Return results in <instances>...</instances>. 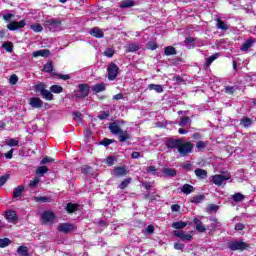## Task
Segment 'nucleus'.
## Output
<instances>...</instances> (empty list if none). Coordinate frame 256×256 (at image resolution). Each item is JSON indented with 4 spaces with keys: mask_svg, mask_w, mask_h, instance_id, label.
I'll return each instance as SVG.
<instances>
[{
    "mask_svg": "<svg viewBox=\"0 0 256 256\" xmlns=\"http://www.w3.org/2000/svg\"><path fill=\"white\" fill-rule=\"evenodd\" d=\"M124 123V120H116L115 122L110 123L108 126L111 135H118V141H120V143H125V141H131L132 139L131 133H129L127 130L123 131L121 126H119L123 125Z\"/></svg>",
    "mask_w": 256,
    "mask_h": 256,
    "instance_id": "obj_1",
    "label": "nucleus"
},
{
    "mask_svg": "<svg viewBox=\"0 0 256 256\" xmlns=\"http://www.w3.org/2000/svg\"><path fill=\"white\" fill-rule=\"evenodd\" d=\"M178 153L180 157H187L189 153H193V143L185 142L184 139H181L180 145L178 146Z\"/></svg>",
    "mask_w": 256,
    "mask_h": 256,
    "instance_id": "obj_2",
    "label": "nucleus"
},
{
    "mask_svg": "<svg viewBox=\"0 0 256 256\" xmlns=\"http://www.w3.org/2000/svg\"><path fill=\"white\" fill-rule=\"evenodd\" d=\"M42 71L45 73H52L55 77H58V79H62V81H68V79H71V76L69 74H59L57 72H53V62L48 61L44 66Z\"/></svg>",
    "mask_w": 256,
    "mask_h": 256,
    "instance_id": "obj_3",
    "label": "nucleus"
},
{
    "mask_svg": "<svg viewBox=\"0 0 256 256\" xmlns=\"http://www.w3.org/2000/svg\"><path fill=\"white\" fill-rule=\"evenodd\" d=\"M90 91L91 87H89V84H79L78 90L74 91V97H76V99H85V97H89Z\"/></svg>",
    "mask_w": 256,
    "mask_h": 256,
    "instance_id": "obj_4",
    "label": "nucleus"
},
{
    "mask_svg": "<svg viewBox=\"0 0 256 256\" xmlns=\"http://www.w3.org/2000/svg\"><path fill=\"white\" fill-rule=\"evenodd\" d=\"M230 251H245L249 249V244L244 241H231L228 243Z\"/></svg>",
    "mask_w": 256,
    "mask_h": 256,
    "instance_id": "obj_5",
    "label": "nucleus"
},
{
    "mask_svg": "<svg viewBox=\"0 0 256 256\" xmlns=\"http://www.w3.org/2000/svg\"><path fill=\"white\" fill-rule=\"evenodd\" d=\"M107 72H108V80L115 81V79H117V75H119V66L111 62L108 65Z\"/></svg>",
    "mask_w": 256,
    "mask_h": 256,
    "instance_id": "obj_6",
    "label": "nucleus"
},
{
    "mask_svg": "<svg viewBox=\"0 0 256 256\" xmlns=\"http://www.w3.org/2000/svg\"><path fill=\"white\" fill-rule=\"evenodd\" d=\"M45 26L49 29V31L55 33V31H59V29H61V20L55 18L46 20Z\"/></svg>",
    "mask_w": 256,
    "mask_h": 256,
    "instance_id": "obj_7",
    "label": "nucleus"
},
{
    "mask_svg": "<svg viewBox=\"0 0 256 256\" xmlns=\"http://www.w3.org/2000/svg\"><path fill=\"white\" fill-rule=\"evenodd\" d=\"M229 179H231V175L229 174L228 175L216 174L212 176L211 181L214 185L221 187L224 181H229Z\"/></svg>",
    "mask_w": 256,
    "mask_h": 256,
    "instance_id": "obj_8",
    "label": "nucleus"
},
{
    "mask_svg": "<svg viewBox=\"0 0 256 256\" xmlns=\"http://www.w3.org/2000/svg\"><path fill=\"white\" fill-rule=\"evenodd\" d=\"M181 143V138H167L165 141V145L168 149H177L179 151V145Z\"/></svg>",
    "mask_w": 256,
    "mask_h": 256,
    "instance_id": "obj_9",
    "label": "nucleus"
},
{
    "mask_svg": "<svg viewBox=\"0 0 256 256\" xmlns=\"http://www.w3.org/2000/svg\"><path fill=\"white\" fill-rule=\"evenodd\" d=\"M26 25L27 23L25 22V20H21L19 22L12 21L7 24V29H9V31H17V29H23V27H25Z\"/></svg>",
    "mask_w": 256,
    "mask_h": 256,
    "instance_id": "obj_10",
    "label": "nucleus"
},
{
    "mask_svg": "<svg viewBox=\"0 0 256 256\" xmlns=\"http://www.w3.org/2000/svg\"><path fill=\"white\" fill-rule=\"evenodd\" d=\"M75 230V226H73V224H69V223H61L58 225V231L60 233H71V231Z\"/></svg>",
    "mask_w": 256,
    "mask_h": 256,
    "instance_id": "obj_11",
    "label": "nucleus"
},
{
    "mask_svg": "<svg viewBox=\"0 0 256 256\" xmlns=\"http://www.w3.org/2000/svg\"><path fill=\"white\" fill-rule=\"evenodd\" d=\"M174 235L175 237H178L179 239H181V241H191V239H193V235L185 234L183 230H180V231L174 230Z\"/></svg>",
    "mask_w": 256,
    "mask_h": 256,
    "instance_id": "obj_12",
    "label": "nucleus"
},
{
    "mask_svg": "<svg viewBox=\"0 0 256 256\" xmlns=\"http://www.w3.org/2000/svg\"><path fill=\"white\" fill-rule=\"evenodd\" d=\"M90 35L92 37H95L96 39H103L105 37V33L103 32V30L99 27H93L90 30Z\"/></svg>",
    "mask_w": 256,
    "mask_h": 256,
    "instance_id": "obj_13",
    "label": "nucleus"
},
{
    "mask_svg": "<svg viewBox=\"0 0 256 256\" xmlns=\"http://www.w3.org/2000/svg\"><path fill=\"white\" fill-rule=\"evenodd\" d=\"M18 219L17 212L14 210H8L6 212V220L8 223H17Z\"/></svg>",
    "mask_w": 256,
    "mask_h": 256,
    "instance_id": "obj_14",
    "label": "nucleus"
},
{
    "mask_svg": "<svg viewBox=\"0 0 256 256\" xmlns=\"http://www.w3.org/2000/svg\"><path fill=\"white\" fill-rule=\"evenodd\" d=\"M80 207H81V205H79V204H75V203L69 202L66 205L65 210L67 211V213H69L71 215L73 213H77V211H79Z\"/></svg>",
    "mask_w": 256,
    "mask_h": 256,
    "instance_id": "obj_15",
    "label": "nucleus"
},
{
    "mask_svg": "<svg viewBox=\"0 0 256 256\" xmlns=\"http://www.w3.org/2000/svg\"><path fill=\"white\" fill-rule=\"evenodd\" d=\"M253 43H255V39L253 38H248L245 43H243L240 47V51L245 52L249 51L253 47Z\"/></svg>",
    "mask_w": 256,
    "mask_h": 256,
    "instance_id": "obj_16",
    "label": "nucleus"
},
{
    "mask_svg": "<svg viewBox=\"0 0 256 256\" xmlns=\"http://www.w3.org/2000/svg\"><path fill=\"white\" fill-rule=\"evenodd\" d=\"M194 225H196V231L199 233H205L207 231V228L203 225V222L199 218L193 219Z\"/></svg>",
    "mask_w": 256,
    "mask_h": 256,
    "instance_id": "obj_17",
    "label": "nucleus"
},
{
    "mask_svg": "<svg viewBox=\"0 0 256 256\" xmlns=\"http://www.w3.org/2000/svg\"><path fill=\"white\" fill-rule=\"evenodd\" d=\"M30 105L34 109H41V107H43V102H42L41 98L33 97V98L30 99Z\"/></svg>",
    "mask_w": 256,
    "mask_h": 256,
    "instance_id": "obj_18",
    "label": "nucleus"
},
{
    "mask_svg": "<svg viewBox=\"0 0 256 256\" xmlns=\"http://www.w3.org/2000/svg\"><path fill=\"white\" fill-rule=\"evenodd\" d=\"M115 177H125L127 175V168L124 166H118L114 168Z\"/></svg>",
    "mask_w": 256,
    "mask_h": 256,
    "instance_id": "obj_19",
    "label": "nucleus"
},
{
    "mask_svg": "<svg viewBox=\"0 0 256 256\" xmlns=\"http://www.w3.org/2000/svg\"><path fill=\"white\" fill-rule=\"evenodd\" d=\"M42 219H43L44 223H51V221H53V219H55V213H53L51 211H45L42 214Z\"/></svg>",
    "mask_w": 256,
    "mask_h": 256,
    "instance_id": "obj_20",
    "label": "nucleus"
},
{
    "mask_svg": "<svg viewBox=\"0 0 256 256\" xmlns=\"http://www.w3.org/2000/svg\"><path fill=\"white\" fill-rule=\"evenodd\" d=\"M51 55V51L49 49H42L38 51H34L32 53V57H48Z\"/></svg>",
    "mask_w": 256,
    "mask_h": 256,
    "instance_id": "obj_21",
    "label": "nucleus"
},
{
    "mask_svg": "<svg viewBox=\"0 0 256 256\" xmlns=\"http://www.w3.org/2000/svg\"><path fill=\"white\" fill-rule=\"evenodd\" d=\"M162 174L164 177H177V170L174 168H163Z\"/></svg>",
    "mask_w": 256,
    "mask_h": 256,
    "instance_id": "obj_22",
    "label": "nucleus"
},
{
    "mask_svg": "<svg viewBox=\"0 0 256 256\" xmlns=\"http://www.w3.org/2000/svg\"><path fill=\"white\" fill-rule=\"evenodd\" d=\"M181 191L182 193H184V195H191V193L195 191V187H193V185H190V184H184L181 187Z\"/></svg>",
    "mask_w": 256,
    "mask_h": 256,
    "instance_id": "obj_23",
    "label": "nucleus"
},
{
    "mask_svg": "<svg viewBox=\"0 0 256 256\" xmlns=\"http://www.w3.org/2000/svg\"><path fill=\"white\" fill-rule=\"evenodd\" d=\"M164 55L171 57V55H177V49L173 46H166L164 48Z\"/></svg>",
    "mask_w": 256,
    "mask_h": 256,
    "instance_id": "obj_24",
    "label": "nucleus"
},
{
    "mask_svg": "<svg viewBox=\"0 0 256 256\" xmlns=\"http://www.w3.org/2000/svg\"><path fill=\"white\" fill-rule=\"evenodd\" d=\"M105 89H107V87L105 86V83H103V82L98 83L92 87L93 93H101V92L105 91Z\"/></svg>",
    "mask_w": 256,
    "mask_h": 256,
    "instance_id": "obj_25",
    "label": "nucleus"
},
{
    "mask_svg": "<svg viewBox=\"0 0 256 256\" xmlns=\"http://www.w3.org/2000/svg\"><path fill=\"white\" fill-rule=\"evenodd\" d=\"M149 91H156V93H163V85L161 84H149Z\"/></svg>",
    "mask_w": 256,
    "mask_h": 256,
    "instance_id": "obj_26",
    "label": "nucleus"
},
{
    "mask_svg": "<svg viewBox=\"0 0 256 256\" xmlns=\"http://www.w3.org/2000/svg\"><path fill=\"white\" fill-rule=\"evenodd\" d=\"M23 191H25V186H23V185L17 186L13 190V197H15V198L21 197V195H23Z\"/></svg>",
    "mask_w": 256,
    "mask_h": 256,
    "instance_id": "obj_27",
    "label": "nucleus"
},
{
    "mask_svg": "<svg viewBox=\"0 0 256 256\" xmlns=\"http://www.w3.org/2000/svg\"><path fill=\"white\" fill-rule=\"evenodd\" d=\"M196 177H199L200 179H207V170L205 169H201V168H197L194 171Z\"/></svg>",
    "mask_w": 256,
    "mask_h": 256,
    "instance_id": "obj_28",
    "label": "nucleus"
},
{
    "mask_svg": "<svg viewBox=\"0 0 256 256\" xmlns=\"http://www.w3.org/2000/svg\"><path fill=\"white\" fill-rule=\"evenodd\" d=\"M120 7L122 9H129V7H135V1H133V0H124V1H122Z\"/></svg>",
    "mask_w": 256,
    "mask_h": 256,
    "instance_id": "obj_29",
    "label": "nucleus"
},
{
    "mask_svg": "<svg viewBox=\"0 0 256 256\" xmlns=\"http://www.w3.org/2000/svg\"><path fill=\"white\" fill-rule=\"evenodd\" d=\"M217 29H221V31H227L229 26L220 18L217 19Z\"/></svg>",
    "mask_w": 256,
    "mask_h": 256,
    "instance_id": "obj_30",
    "label": "nucleus"
},
{
    "mask_svg": "<svg viewBox=\"0 0 256 256\" xmlns=\"http://www.w3.org/2000/svg\"><path fill=\"white\" fill-rule=\"evenodd\" d=\"M173 229H185L187 227V222L177 221L172 223Z\"/></svg>",
    "mask_w": 256,
    "mask_h": 256,
    "instance_id": "obj_31",
    "label": "nucleus"
},
{
    "mask_svg": "<svg viewBox=\"0 0 256 256\" xmlns=\"http://www.w3.org/2000/svg\"><path fill=\"white\" fill-rule=\"evenodd\" d=\"M241 125H243V127L247 128V127H251V125H253V120H251V118L249 117H244L240 120Z\"/></svg>",
    "mask_w": 256,
    "mask_h": 256,
    "instance_id": "obj_32",
    "label": "nucleus"
},
{
    "mask_svg": "<svg viewBox=\"0 0 256 256\" xmlns=\"http://www.w3.org/2000/svg\"><path fill=\"white\" fill-rule=\"evenodd\" d=\"M34 201H36V203H51V198L47 196H43V197L34 196Z\"/></svg>",
    "mask_w": 256,
    "mask_h": 256,
    "instance_id": "obj_33",
    "label": "nucleus"
},
{
    "mask_svg": "<svg viewBox=\"0 0 256 256\" xmlns=\"http://www.w3.org/2000/svg\"><path fill=\"white\" fill-rule=\"evenodd\" d=\"M17 253L21 256H29V248L27 246H20L17 249Z\"/></svg>",
    "mask_w": 256,
    "mask_h": 256,
    "instance_id": "obj_34",
    "label": "nucleus"
},
{
    "mask_svg": "<svg viewBox=\"0 0 256 256\" xmlns=\"http://www.w3.org/2000/svg\"><path fill=\"white\" fill-rule=\"evenodd\" d=\"M232 199L235 203H241V201H245V195L238 192L232 196Z\"/></svg>",
    "mask_w": 256,
    "mask_h": 256,
    "instance_id": "obj_35",
    "label": "nucleus"
},
{
    "mask_svg": "<svg viewBox=\"0 0 256 256\" xmlns=\"http://www.w3.org/2000/svg\"><path fill=\"white\" fill-rule=\"evenodd\" d=\"M11 245V239L9 238H0V249H5Z\"/></svg>",
    "mask_w": 256,
    "mask_h": 256,
    "instance_id": "obj_36",
    "label": "nucleus"
},
{
    "mask_svg": "<svg viewBox=\"0 0 256 256\" xmlns=\"http://www.w3.org/2000/svg\"><path fill=\"white\" fill-rule=\"evenodd\" d=\"M139 51V45L137 44H128L126 48V53H135Z\"/></svg>",
    "mask_w": 256,
    "mask_h": 256,
    "instance_id": "obj_37",
    "label": "nucleus"
},
{
    "mask_svg": "<svg viewBox=\"0 0 256 256\" xmlns=\"http://www.w3.org/2000/svg\"><path fill=\"white\" fill-rule=\"evenodd\" d=\"M115 161H117V158L113 155H110V156L105 158V163L109 167H113V165H115Z\"/></svg>",
    "mask_w": 256,
    "mask_h": 256,
    "instance_id": "obj_38",
    "label": "nucleus"
},
{
    "mask_svg": "<svg viewBox=\"0 0 256 256\" xmlns=\"http://www.w3.org/2000/svg\"><path fill=\"white\" fill-rule=\"evenodd\" d=\"M46 87L47 86H45V84H43V83H39V84H36L35 86H34V91L36 92V93H43L45 90H46Z\"/></svg>",
    "mask_w": 256,
    "mask_h": 256,
    "instance_id": "obj_39",
    "label": "nucleus"
},
{
    "mask_svg": "<svg viewBox=\"0 0 256 256\" xmlns=\"http://www.w3.org/2000/svg\"><path fill=\"white\" fill-rule=\"evenodd\" d=\"M41 95L46 101H53V93L51 91L46 89Z\"/></svg>",
    "mask_w": 256,
    "mask_h": 256,
    "instance_id": "obj_40",
    "label": "nucleus"
},
{
    "mask_svg": "<svg viewBox=\"0 0 256 256\" xmlns=\"http://www.w3.org/2000/svg\"><path fill=\"white\" fill-rule=\"evenodd\" d=\"M3 49L7 51V53H13V43L12 42H4L2 44Z\"/></svg>",
    "mask_w": 256,
    "mask_h": 256,
    "instance_id": "obj_41",
    "label": "nucleus"
},
{
    "mask_svg": "<svg viewBox=\"0 0 256 256\" xmlns=\"http://www.w3.org/2000/svg\"><path fill=\"white\" fill-rule=\"evenodd\" d=\"M204 199H205V195L200 194V195H196V196L192 197L190 202L197 204V203H201L202 201H204Z\"/></svg>",
    "mask_w": 256,
    "mask_h": 256,
    "instance_id": "obj_42",
    "label": "nucleus"
},
{
    "mask_svg": "<svg viewBox=\"0 0 256 256\" xmlns=\"http://www.w3.org/2000/svg\"><path fill=\"white\" fill-rule=\"evenodd\" d=\"M6 145H8V147H19V140H16L15 138H10L6 141Z\"/></svg>",
    "mask_w": 256,
    "mask_h": 256,
    "instance_id": "obj_43",
    "label": "nucleus"
},
{
    "mask_svg": "<svg viewBox=\"0 0 256 256\" xmlns=\"http://www.w3.org/2000/svg\"><path fill=\"white\" fill-rule=\"evenodd\" d=\"M132 179L131 178H125L119 185V189H127L129 184L131 183Z\"/></svg>",
    "mask_w": 256,
    "mask_h": 256,
    "instance_id": "obj_44",
    "label": "nucleus"
},
{
    "mask_svg": "<svg viewBox=\"0 0 256 256\" xmlns=\"http://www.w3.org/2000/svg\"><path fill=\"white\" fill-rule=\"evenodd\" d=\"M146 47L147 49H150V51H155V49H159V44L155 41H149Z\"/></svg>",
    "mask_w": 256,
    "mask_h": 256,
    "instance_id": "obj_45",
    "label": "nucleus"
},
{
    "mask_svg": "<svg viewBox=\"0 0 256 256\" xmlns=\"http://www.w3.org/2000/svg\"><path fill=\"white\" fill-rule=\"evenodd\" d=\"M50 91L51 93L59 94V93H63V88L60 85H52L50 87Z\"/></svg>",
    "mask_w": 256,
    "mask_h": 256,
    "instance_id": "obj_46",
    "label": "nucleus"
},
{
    "mask_svg": "<svg viewBox=\"0 0 256 256\" xmlns=\"http://www.w3.org/2000/svg\"><path fill=\"white\" fill-rule=\"evenodd\" d=\"M10 178H11V175L9 174L0 176V187H3L7 183V181H9Z\"/></svg>",
    "mask_w": 256,
    "mask_h": 256,
    "instance_id": "obj_47",
    "label": "nucleus"
},
{
    "mask_svg": "<svg viewBox=\"0 0 256 256\" xmlns=\"http://www.w3.org/2000/svg\"><path fill=\"white\" fill-rule=\"evenodd\" d=\"M217 57H219V53H216V54L208 57L206 59V67H210L211 63H213V61H215V59H217Z\"/></svg>",
    "mask_w": 256,
    "mask_h": 256,
    "instance_id": "obj_48",
    "label": "nucleus"
},
{
    "mask_svg": "<svg viewBox=\"0 0 256 256\" xmlns=\"http://www.w3.org/2000/svg\"><path fill=\"white\" fill-rule=\"evenodd\" d=\"M47 171H49V168L47 166H39L36 170V174L43 176V174L47 173Z\"/></svg>",
    "mask_w": 256,
    "mask_h": 256,
    "instance_id": "obj_49",
    "label": "nucleus"
},
{
    "mask_svg": "<svg viewBox=\"0 0 256 256\" xmlns=\"http://www.w3.org/2000/svg\"><path fill=\"white\" fill-rule=\"evenodd\" d=\"M111 143H115L114 139H109V138H104L101 142L100 145H103V147H109Z\"/></svg>",
    "mask_w": 256,
    "mask_h": 256,
    "instance_id": "obj_50",
    "label": "nucleus"
},
{
    "mask_svg": "<svg viewBox=\"0 0 256 256\" xmlns=\"http://www.w3.org/2000/svg\"><path fill=\"white\" fill-rule=\"evenodd\" d=\"M189 121H190L189 116H184L180 119L178 125H179V127H185V125H187V123H189Z\"/></svg>",
    "mask_w": 256,
    "mask_h": 256,
    "instance_id": "obj_51",
    "label": "nucleus"
},
{
    "mask_svg": "<svg viewBox=\"0 0 256 256\" xmlns=\"http://www.w3.org/2000/svg\"><path fill=\"white\" fill-rule=\"evenodd\" d=\"M224 93H227V95H234L235 94V87L225 86L224 87Z\"/></svg>",
    "mask_w": 256,
    "mask_h": 256,
    "instance_id": "obj_52",
    "label": "nucleus"
},
{
    "mask_svg": "<svg viewBox=\"0 0 256 256\" xmlns=\"http://www.w3.org/2000/svg\"><path fill=\"white\" fill-rule=\"evenodd\" d=\"M109 117H111V113L109 111H104L103 113L98 115V119H100L101 121H104L105 119H109Z\"/></svg>",
    "mask_w": 256,
    "mask_h": 256,
    "instance_id": "obj_53",
    "label": "nucleus"
},
{
    "mask_svg": "<svg viewBox=\"0 0 256 256\" xmlns=\"http://www.w3.org/2000/svg\"><path fill=\"white\" fill-rule=\"evenodd\" d=\"M31 29L35 31V33H41V31H43V26H41V24H33L31 25Z\"/></svg>",
    "mask_w": 256,
    "mask_h": 256,
    "instance_id": "obj_54",
    "label": "nucleus"
},
{
    "mask_svg": "<svg viewBox=\"0 0 256 256\" xmlns=\"http://www.w3.org/2000/svg\"><path fill=\"white\" fill-rule=\"evenodd\" d=\"M53 161H55V159L49 157V156H45L41 162L40 165H47V163H53Z\"/></svg>",
    "mask_w": 256,
    "mask_h": 256,
    "instance_id": "obj_55",
    "label": "nucleus"
},
{
    "mask_svg": "<svg viewBox=\"0 0 256 256\" xmlns=\"http://www.w3.org/2000/svg\"><path fill=\"white\" fill-rule=\"evenodd\" d=\"M182 168L185 171H193V164H191V162L187 161L184 164H182Z\"/></svg>",
    "mask_w": 256,
    "mask_h": 256,
    "instance_id": "obj_56",
    "label": "nucleus"
},
{
    "mask_svg": "<svg viewBox=\"0 0 256 256\" xmlns=\"http://www.w3.org/2000/svg\"><path fill=\"white\" fill-rule=\"evenodd\" d=\"M17 81H19V77L16 74H12L9 79L10 85H17Z\"/></svg>",
    "mask_w": 256,
    "mask_h": 256,
    "instance_id": "obj_57",
    "label": "nucleus"
},
{
    "mask_svg": "<svg viewBox=\"0 0 256 256\" xmlns=\"http://www.w3.org/2000/svg\"><path fill=\"white\" fill-rule=\"evenodd\" d=\"M196 147L197 149L201 150V149H205V147H207V142L205 141H198L196 143Z\"/></svg>",
    "mask_w": 256,
    "mask_h": 256,
    "instance_id": "obj_58",
    "label": "nucleus"
},
{
    "mask_svg": "<svg viewBox=\"0 0 256 256\" xmlns=\"http://www.w3.org/2000/svg\"><path fill=\"white\" fill-rule=\"evenodd\" d=\"M104 55H106V57H113V55H115V50H113V48H108L105 52Z\"/></svg>",
    "mask_w": 256,
    "mask_h": 256,
    "instance_id": "obj_59",
    "label": "nucleus"
},
{
    "mask_svg": "<svg viewBox=\"0 0 256 256\" xmlns=\"http://www.w3.org/2000/svg\"><path fill=\"white\" fill-rule=\"evenodd\" d=\"M146 173H152V175H155L157 173V167L155 166H149L146 168Z\"/></svg>",
    "mask_w": 256,
    "mask_h": 256,
    "instance_id": "obj_60",
    "label": "nucleus"
},
{
    "mask_svg": "<svg viewBox=\"0 0 256 256\" xmlns=\"http://www.w3.org/2000/svg\"><path fill=\"white\" fill-rule=\"evenodd\" d=\"M207 211L212 212V211H219V206L215 204H210L207 207Z\"/></svg>",
    "mask_w": 256,
    "mask_h": 256,
    "instance_id": "obj_61",
    "label": "nucleus"
},
{
    "mask_svg": "<svg viewBox=\"0 0 256 256\" xmlns=\"http://www.w3.org/2000/svg\"><path fill=\"white\" fill-rule=\"evenodd\" d=\"M73 119H79L81 121L83 119V114L79 111H75L73 113Z\"/></svg>",
    "mask_w": 256,
    "mask_h": 256,
    "instance_id": "obj_62",
    "label": "nucleus"
},
{
    "mask_svg": "<svg viewBox=\"0 0 256 256\" xmlns=\"http://www.w3.org/2000/svg\"><path fill=\"white\" fill-rule=\"evenodd\" d=\"M81 171L84 175H89V173H91V167L86 165L81 169Z\"/></svg>",
    "mask_w": 256,
    "mask_h": 256,
    "instance_id": "obj_63",
    "label": "nucleus"
},
{
    "mask_svg": "<svg viewBox=\"0 0 256 256\" xmlns=\"http://www.w3.org/2000/svg\"><path fill=\"white\" fill-rule=\"evenodd\" d=\"M28 185L29 187H37L39 185V178H34Z\"/></svg>",
    "mask_w": 256,
    "mask_h": 256,
    "instance_id": "obj_64",
    "label": "nucleus"
}]
</instances>
